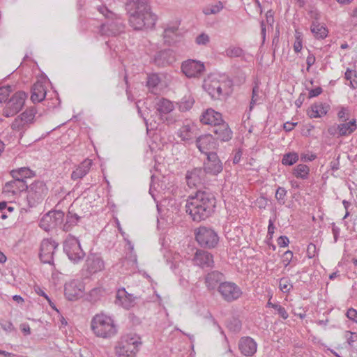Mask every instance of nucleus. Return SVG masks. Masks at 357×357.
<instances>
[{"label": "nucleus", "mask_w": 357, "mask_h": 357, "mask_svg": "<svg viewBox=\"0 0 357 357\" xmlns=\"http://www.w3.org/2000/svg\"><path fill=\"white\" fill-rule=\"evenodd\" d=\"M222 163L216 153H211L207 155V159L204 163V172L211 175H218L222 171Z\"/></svg>", "instance_id": "nucleus-18"}, {"label": "nucleus", "mask_w": 357, "mask_h": 357, "mask_svg": "<svg viewBox=\"0 0 357 357\" xmlns=\"http://www.w3.org/2000/svg\"><path fill=\"white\" fill-rule=\"evenodd\" d=\"M349 109L344 107H342L337 113L339 120L342 122H346L349 119Z\"/></svg>", "instance_id": "nucleus-51"}, {"label": "nucleus", "mask_w": 357, "mask_h": 357, "mask_svg": "<svg viewBox=\"0 0 357 357\" xmlns=\"http://www.w3.org/2000/svg\"><path fill=\"white\" fill-rule=\"evenodd\" d=\"M317 15H316L314 20L311 24L310 31L317 39H324L327 37L328 31L324 24H321L318 22Z\"/></svg>", "instance_id": "nucleus-28"}, {"label": "nucleus", "mask_w": 357, "mask_h": 357, "mask_svg": "<svg viewBox=\"0 0 357 357\" xmlns=\"http://www.w3.org/2000/svg\"><path fill=\"white\" fill-rule=\"evenodd\" d=\"M13 91V88L10 85L0 87V103H6L10 94Z\"/></svg>", "instance_id": "nucleus-46"}, {"label": "nucleus", "mask_w": 357, "mask_h": 357, "mask_svg": "<svg viewBox=\"0 0 357 357\" xmlns=\"http://www.w3.org/2000/svg\"><path fill=\"white\" fill-rule=\"evenodd\" d=\"M357 128L356 120L353 119L348 123L338 124V136H347L351 135Z\"/></svg>", "instance_id": "nucleus-34"}, {"label": "nucleus", "mask_w": 357, "mask_h": 357, "mask_svg": "<svg viewBox=\"0 0 357 357\" xmlns=\"http://www.w3.org/2000/svg\"><path fill=\"white\" fill-rule=\"evenodd\" d=\"M226 85L225 82H220L213 77H208L204 79L203 87L212 98L219 99L223 94V91H225Z\"/></svg>", "instance_id": "nucleus-13"}, {"label": "nucleus", "mask_w": 357, "mask_h": 357, "mask_svg": "<svg viewBox=\"0 0 357 357\" xmlns=\"http://www.w3.org/2000/svg\"><path fill=\"white\" fill-rule=\"evenodd\" d=\"M129 245V249L130 250V254L126 257V258L124 259L123 262V266H128L130 267L131 271L135 272L137 268V255L133 252L134 247L130 243V242L128 243Z\"/></svg>", "instance_id": "nucleus-35"}, {"label": "nucleus", "mask_w": 357, "mask_h": 357, "mask_svg": "<svg viewBox=\"0 0 357 357\" xmlns=\"http://www.w3.org/2000/svg\"><path fill=\"white\" fill-rule=\"evenodd\" d=\"M315 61H316V59H315L314 55L312 54H309V55L307 56V59H306V63H307L306 70L307 72L310 71L311 66L315 63Z\"/></svg>", "instance_id": "nucleus-60"}, {"label": "nucleus", "mask_w": 357, "mask_h": 357, "mask_svg": "<svg viewBox=\"0 0 357 357\" xmlns=\"http://www.w3.org/2000/svg\"><path fill=\"white\" fill-rule=\"evenodd\" d=\"M129 13V22L135 30L144 28H153L156 22L157 16L151 10L147 0H133L126 5Z\"/></svg>", "instance_id": "nucleus-2"}, {"label": "nucleus", "mask_w": 357, "mask_h": 357, "mask_svg": "<svg viewBox=\"0 0 357 357\" xmlns=\"http://www.w3.org/2000/svg\"><path fill=\"white\" fill-rule=\"evenodd\" d=\"M344 78L350 81L351 88L356 89L357 87V72L356 70L347 68L344 73Z\"/></svg>", "instance_id": "nucleus-44"}, {"label": "nucleus", "mask_w": 357, "mask_h": 357, "mask_svg": "<svg viewBox=\"0 0 357 357\" xmlns=\"http://www.w3.org/2000/svg\"><path fill=\"white\" fill-rule=\"evenodd\" d=\"M46 96V91L40 82H36L31 88V100L33 102H40L43 100Z\"/></svg>", "instance_id": "nucleus-31"}, {"label": "nucleus", "mask_w": 357, "mask_h": 357, "mask_svg": "<svg viewBox=\"0 0 357 357\" xmlns=\"http://www.w3.org/2000/svg\"><path fill=\"white\" fill-rule=\"evenodd\" d=\"M1 328L6 332H11L15 330L13 324L8 321H3L0 323Z\"/></svg>", "instance_id": "nucleus-58"}, {"label": "nucleus", "mask_w": 357, "mask_h": 357, "mask_svg": "<svg viewBox=\"0 0 357 357\" xmlns=\"http://www.w3.org/2000/svg\"><path fill=\"white\" fill-rule=\"evenodd\" d=\"M294 50L296 53L300 52L302 50V39L301 38L299 33H296V40L294 44Z\"/></svg>", "instance_id": "nucleus-56"}, {"label": "nucleus", "mask_w": 357, "mask_h": 357, "mask_svg": "<svg viewBox=\"0 0 357 357\" xmlns=\"http://www.w3.org/2000/svg\"><path fill=\"white\" fill-rule=\"evenodd\" d=\"M194 263L202 268L213 267L214 261L213 255L207 251L198 250L193 258Z\"/></svg>", "instance_id": "nucleus-21"}, {"label": "nucleus", "mask_w": 357, "mask_h": 357, "mask_svg": "<svg viewBox=\"0 0 357 357\" xmlns=\"http://www.w3.org/2000/svg\"><path fill=\"white\" fill-rule=\"evenodd\" d=\"M26 190V202L29 207H34L41 203L47 195L48 189L46 184L42 181H36L27 188Z\"/></svg>", "instance_id": "nucleus-6"}, {"label": "nucleus", "mask_w": 357, "mask_h": 357, "mask_svg": "<svg viewBox=\"0 0 357 357\" xmlns=\"http://www.w3.org/2000/svg\"><path fill=\"white\" fill-rule=\"evenodd\" d=\"M227 55L229 57H240L243 55V51L240 47L229 48L226 51Z\"/></svg>", "instance_id": "nucleus-52"}, {"label": "nucleus", "mask_w": 357, "mask_h": 357, "mask_svg": "<svg viewBox=\"0 0 357 357\" xmlns=\"http://www.w3.org/2000/svg\"><path fill=\"white\" fill-rule=\"evenodd\" d=\"M65 296L69 301H74L77 299L82 295L81 289L77 287L76 282H71L66 284L65 288Z\"/></svg>", "instance_id": "nucleus-29"}, {"label": "nucleus", "mask_w": 357, "mask_h": 357, "mask_svg": "<svg viewBox=\"0 0 357 357\" xmlns=\"http://www.w3.org/2000/svg\"><path fill=\"white\" fill-rule=\"evenodd\" d=\"M141 344L139 337L134 335L123 336L115 347L116 354L119 357H134Z\"/></svg>", "instance_id": "nucleus-5"}, {"label": "nucleus", "mask_w": 357, "mask_h": 357, "mask_svg": "<svg viewBox=\"0 0 357 357\" xmlns=\"http://www.w3.org/2000/svg\"><path fill=\"white\" fill-rule=\"evenodd\" d=\"M26 97V94L22 91L13 94L6 103L3 115L6 117H10L18 113L22 109Z\"/></svg>", "instance_id": "nucleus-8"}, {"label": "nucleus", "mask_w": 357, "mask_h": 357, "mask_svg": "<svg viewBox=\"0 0 357 357\" xmlns=\"http://www.w3.org/2000/svg\"><path fill=\"white\" fill-rule=\"evenodd\" d=\"M298 160V155L295 152H289L283 155L282 164L284 165L291 166Z\"/></svg>", "instance_id": "nucleus-42"}, {"label": "nucleus", "mask_w": 357, "mask_h": 357, "mask_svg": "<svg viewBox=\"0 0 357 357\" xmlns=\"http://www.w3.org/2000/svg\"><path fill=\"white\" fill-rule=\"evenodd\" d=\"M227 326L229 331L234 333H238L241 329V322L236 317H231L227 320Z\"/></svg>", "instance_id": "nucleus-45"}, {"label": "nucleus", "mask_w": 357, "mask_h": 357, "mask_svg": "<svg viewBox=\"0 0 357 357\" xmlns=\"http://www.w3.org/2000/svg\"><path fill=\"white\" fill-rule=\"evenodd\" d=\"M287 190L282 187H278L275 192V198L280 204H284Z\"/></svg>", "instance_id": "nucleus-49"}, {"label": "nucleus", "mask_w": 357, "mask_h": 357, "mask_svg": "<svg viewBox=\"0 0 357 357\" xmlns=\"http://www.w3.org/2000/svg\"><path fill=\"white\" fill-rule=\"evenodd\" d=\"M316 245L313 243H310L307 248V254L309 258H312L315 256Z\"/></svg>", "instance_id": "nucleus-61"}, {"label": "nucleus", "mask_w": 357, "mask_h": 357, "mask_svg": "<svg viewBox=\"0 0 357 357\" xmlns=\"http://www.w3.org/2000/svg\"><path fill=\"white\" fill-rule=\"evenodd\" d=\"M175 61V54L170 49L157 52L153 59L154 63L158 67H165L172 65Z\"/></svg>", "instance_id": "nucleus-19"}, {"label": "nucleus", "mask_w": 357, "mask_h": 357, "mask_svg": "<svg viewBox=\"0 0 357 357\" xmlns=\"http://www.w3.org/2000/svg\"><path fill=\"white\" fill-rule=\"evenodd\" d=\"M26 188H27L26 182L24 181H20L17 178H13V181H8L5 184V189L13 194L22 192L26 190Z\"/></svg>", "instance_id": "nucleus-30"}, {"label": "nucleus", "mask_w": 357, "mask_h": 357, "mask_svg": "<svg viewBox=\"0 0 357 357\" xmlns=\"http://www.w3.org/2000/svg\"><path fill=\"white\" fill-rule=\"evenodd\" d=\"M195 238L198 243L206 248H215L219 241L217 233L212 229L200 227L195 233Z\"/></svg>", "instance_id": "nucleus-9"}, {"label": "nucleus", "mask_w": 357, "mask_h": 357, "mask_svg": "<svg viewBox=\"0 0 357 357\" xmlns=\"http://www.w3.org/2000/svg\"><path fill=\"white\" fill-rule=\"evenodd\" d=\"M293 258V252L290 250L286 251L282 255V262L285 267H287L291 262Z\"/></svg>", "instance_id": "nucleus-54"}, {"label": "nucleus", "mask_w": 357, "mask_h": 357, "mask_svg": "<svg viewBox=\"0 0 357 357\" xmlns=\"http://www.w3.org/2000/svg\"><path fill=\"white\" fill-rule=\"evenodd\" d=\"M64 213L61 211H51L45 214L40 220V227L45 231L62 224L64 219Z\"/></svg>", "instance_id": "nucleus-10"}, {"label": "nucleus", "mask_w": 357, "mask_h": 357, "mask_svg": "<svg viewBox=\"0 0 357 357\" xmlns=\"http://www.w3.org/2000/svg\"><path fill=\"white\" fill-rule=\"evenodd\" d=\"M63 251L68 259L74 263L82 260L85 255L79 241L71 234H68L63 242Z\"/></svg>", "instance_id": "nucleus-7"}, {"label": "nucleus", "mask_w": 357, "mask_h": 357, "mask_svg": "<svg viewBox=\"0 0 357 357\" xmlns=\"http://www.w3.org/2000/svg\"><path fill=\"white\" fill-rule=\"evenodd\" d=\"M278 245L281 247H287L289 243V240L286 236H280L277 240Z\"/></svg>", "instance_id": "nucleus-59"}, {"label": "nucleus", "mask_w": 357, "mask_h": 357, "mask_svg": "<svg viewBox=\"0 0 357 357\" xmlns=\"http://www.w3.org/2000/svg\"><path fill=\"white\" fill-rule=\"evenodd\" d=\"M80 218H81L76 213H73L70 211H68L66 215V222L63 225V230L65 231L71 230L72 228L77 224Z\"/></svg>", "instance_id": "nucleus-38"}, {"label": "nucleus", "mask_w": 357, "mask_h": 357, "mask_svg": "<svg viewBox=\"0 0 357 357\" xmlns=\"http://www.w3.org/2000/svg\"><path fill=\"white\" fill-rule=\"evenodd\" d=\"M218 290L222 298L227 302L236 301L242 295L240 287L231 282H221Z\"/></svg>", "instance_id": "nucleus-11"}, {"label": "nucleus", "mask_w": 357, "mask_h": 357, "mask_svg": "<svg viewBox=\"0 0 357 357\" xmlns=\"http://www.w3.org/2000/svg\"><path fill=\"white\" fill-rule=\"evenodd\" d=\"M91 328L96 336L102 338H110L117 333L114 320L105 314H96L91 321Z\"/></svg>", "instance_id": "nucleus-4"}, {"label": "nucleus", "mask_w": 357, "mask_h": 357, "mask_svg": "<svg viewBox=\"0 0 357 357\" xmlns=\"http://www.w3.org/2000/svg\"><path fill=\"white\" fill-rule=\"evenodd\" d=\"M196 146L202 153L208 155L211 153H215L218 144L213 137L210 135H204L197 138Z\"/></svg>", "instance_id": "nucleus-15"}, {"label": "nucleus", "mask_w": 357, "mask_h": 357, "mask_svg": "<svg viewBox=\"0 0 357 357\" xmlns=\"http://www.w3.org/2000/svg\"><path fill=\"white\" fill-rule=\"evenodd\" d=\"M279 288L283 293H288L293 288V285L289 278H282L280 280Z\"/></svg>", "instance_id": "nucleus-47"}, {"label": "nucleus", "mask_w": 357, "mask_h": 357, "mask_svg": "<svg viewBox=\"0 0 357 357\" xmlns=\"http://www.w3.org/2000/svg\"><path fill=\"white\" fill-rule=\"evenodd\" d=\"M274 309L277 310L278 314L284 319H287L289 317L287 312L285 308L279 304L274 306Z\"/></svg>", "instance_id": "nucleus-55"}, {"label": "nucleus", "mask_w": 357, "mask_h": 357, "mask_svg": "<svg viewBox=\"0 0 357 357\" xmlns=\"http://www.w3.org/2000/svg\"><path fill=\"white\" fill-rule=\"evenodd\" d=\"M86 270L90 273L93 274L101 271L105 268V264L102 258L96 254H90L88 255L85 262Z\"/></svg>", "instance_id": "nucleus-20"}, {"label": "nucleus", "mask_w": 357, "mask_h": 357, "mask_svg": "<svg viewBox=\"0 0 357 357\" xmlns=\"http://www.w3.org/2000/svg\"><path fill=\"white\" fill-rule=\"evenodd\" d=\"M178 136L182 141L188 142V144L192 143L193 139L192 127L188 124L183 125L178 131Z\"/></svg>", "instance_id": "nucleus-37"}, {"label": "nucleus", "mask_w": 357, "mask_h": 357, "mask_svg": "<svg viewBox=\"0 0 357 357\" xmlns=\"http://www.w3.org/2000/svg\"><path fill=\"white\" fill-rule=\"evenodd\" d=\"M156 109L160 115V120L163 121L162 114L170 113L174 109V105L169 100L161 98L156 104Z\"/></svg>", "instance_id": "nucleus-33"}, {"label": "nucleus", "mask_w": 357, "mask_h": 357, "mask_svg": "<svg viewBox=\"0 0 357 357\" xmlns=\"http://www.w3.org/2000/svg\"><path fill=\"white\" fill-rule=\"evenodd\" d=\"M205 67L202 62L193 59H188L181 64V70L189 78L198 77L204 71Z\"/></svg>", "instance_id": "nucleus-14"}, {"label": "nucleus", "mask_w": 357, "mask_h": 357, "mask_svg": "<svg viewBox=\"0 0 357 357\" xmlns=\"http://www.w3.org/2000/svg\"><path fill=\"white\" fill-rule=\"evenodd\" d=\"M347 318L355 323H357V310L354 308H349L346 314Z\"/></svg>", "instance_id": "nucleus-57"}, {"label": "nucleus", "mask_w": 357, "mask_h": 357, "mask_svg": "<svg viewBox=\"0 0 357 357\" xmlns=\"http://www.w3.org/2000/svg\"><path fill=\"white\" fill-rule=\"evenodd\" d=\"M350 337L347 338V342L350 346H353L354 342L357 341V333L349 332Z\"/></svg>", "instance_id": "nucleus-64"}, {"label": "nucleus", "mask_w": 357, "mask_h": 357, "mask_svg": "<svg viewBox=\"0 0 357 357\" xmlns=\"http://www.w3.org/2000/svg\"><path fill=\"white\" fill-rule=\"evenodd\" d=\"M136 297L132 294H128L124 288L117 291L116 294L115 303L122 306L125 309H130L135 303Z\"/></svg>", "instance_id": "nucleus-22"}, {"label": "nucleus", "mask_w": 357, "mask_h": 357, "mask_svg": "<svg viewBox=\"0 0 357 357\" xmlns=\"http://www.w3.org/2000/svg\"><path fill=\"white\" fill-rule=\"evenodd\" d=\"M259 87L257 84L252 89V98L250 103V111H251L258 100Z\"/></svg>", "instance_id": "nucleus-50"}, {"label": "nucleus", "mask_w": 357, "mask_h": 357, "mask_svg": "<svg viewBox=\"0 0 357 357\" xmlns=\"http://www.w3.org/2000/svg\"><path fill=\"white\" fill-rule=\"evenodd\" d=\"M212 132L216 135L218 139L223 142H228L232 137V131L224 120L220 122L219 124L214 126Z\"/></svg>", "instance_id": "nucleus-23"}, {"label": "nucleus", "mask_w": 357, "mask_h": 357, "mask_svg": "<svg viewBox=\"0 0 357 357\" xmlns=\"http://www.w3.org/2000/svg\"><path fill=\"white\" fill-rule=\"evenodd\" d=\"M92 165V160L89 159L84 160L80 163L71 174V178L74 181L82 178L89 172Z\"/></svg>", "instance_id": "nucleus-26"}, {"label": "nucleus", "mask_w": 357, "mask_h": 357, "mask_svg": "<svg viewBox=\"0 0 357 357\" xmlns=\"http://www.w3.org/2000/svg\"><path fill=\"white\" fill-rule=\"evenodd\" d=\"M161 79L157 73L149 74L147 76L146 86L151 90V92L153 91V89H155L159 83L160 82Z\"/></svg>", "instance_id": "nucleus-41"}, {"label": "nucleus", "mask_w": 357, "mask_h": 357, "mask_svg": "<svg viewBox=\"0 0 357 357\" xmlns=\"http://www.w3.org/2000/svg\"><path fill=\"white\" fill-rule=\"evenodd\" d=\"M310 173V168L308 166L304 164H299L294 169V175L301 179H306L308 177Z\"/></svg>", "instance_id": "nucleus-40"}, {"label": "nucleus", "mask_w": 357, "mask_h": 357, "mask_svg": "<svg viewBox=\"0 0 357 357\" xmlns=\"http://www.w3.org/2000/svg\"><path fill=\"white\" fill-rule=\"evenodd\" d=\"M224 275L218 271L208 273L205 277V284L208 290H214L217 285L222 282Z\"/></svg>", "instance_id": "nucleus-27"}, {"label": "nucleus", "mask_w": 357, "mask_h": 357, "mask_svg": "<svg viewBox=\"0 0 357 357\" xmlns=\"http://www.w3.org/2000/svg\"><path fill=\"white\" fill-rule=\"evenodd\" d=\"M163 37L165 42L169 45L174 44L176 43L179 38L178 26H173L167 27L164 30Z\"/></svg>", "instance_id": "nucleus-32"}, {"label": "nucleus", "mask_w": 357, "mask_h": 357, "mask_svg": "<svg viewBox=\"0 0 357 357\" xmlns=\"http://www.w3.org/2000/svg\"><path fill=\"white\" fill-rule=\"evenodd\" d=\"M97 10L109 20L107 23L100 26V33L102 36H115L123 32L125 25L120 16L112 13L103 6H98Z\"/></svg>", "instance_id": "nucleus-3"}, {"label": "nucleus", "mask_w": 357, "mask_h": 357, "mask_svg": "<svg viewBox=\"0 0 357 357\" xmlns=\"http://www.w3.org/2000/svg\"><path fill=\"white\" fill-rule=\"evenodd\" d=\"M58 244L52 240L44 239L40 245V259L45 264L53 262V255Z\"/></svg>", "instance_id": "nucleus-17"}, {"label": "nucleus", "mask_w": 357, "mask_h": 357, "mask_svg": "<svg viewBox=\"0 0 357 357\" xmlns=\"http://www.w3.org/2000/svg\"><path fill=\"white\" fill-rule=\"evenodd\" d=\"M322 91H323L322 89L319 86H318L315 89H311L309 91V98H311L313 97L318 96L319 95H320L322 93Z\"/></svg>", "instance_id": "nucleus-62"}, {"label": "nucleus", "mask_w": 357, "mask_h": 357, "mask_svg": "<svg viewBox=\"0 0 357 357\" xmlns=\"http://www.w3.org/2000/svg\"><path fill=\"white\" fill-rule=\"evenodd\" d=\"M36 113V110L34 107L25 110L12 123V129L17 131L26 130L29 125L33 123Z\"/></svg>", "instance_id": "nucleus-12"}, {"label": "nucleus", "mask_w": 357, "mask_h": 357, "mask_svg": "<svg viewBox=\"0 0 357 357\" xmlns=\"http://www.w3.org/2000/svg\"><path fill=\"white\" fill-rule=\"evenodd\" d=\"M223 8L222 3L219 1L214 5H211L204 10L205 15L216 14L219 13Z\"/></svg>", "instance_id": "nucleus-48"}, {"label": "nucleus", "mask_w": 357, "mask_h": 357, "mask_svg": "<svg viewBox=\"0 0 357 357\" xmlns=\"http://www.w3.org/2000/svg\"><path fill=\"white\" fill-rule=\"evenodd\" d=\"M222 114L213 109H206L201 116L200 121L202 123L211 125L213 127L222 121Z\"/></svg>", "instance_id": "nucleus-25"}, {"label": "nucleus", "mask_w": 357, "mask_h": 357, "mask_svg": "<svg viewBox=\"0 0 357 357\" xmlns=\"http://www.w3.org/2000/svg\"><path fill=\"white\" fill-rule=\"evenodd\" d=\"M13 178H17L20 181H24V178H31L35 176V173L28 167H21L13 169L10 172Z\"/></svg>", "instance_id": "nucleus-36"}, {"label": "nucleus", "mask_w": 357, "mask_h": 357, "mask_svg": "<svg viewBox=\"0 0 357 357\" xmlns=\"http://www.w3.org/2000/svg\"><path fill=\"white\" fill-rule=\"evenodd\" d=\"M297 125V123H291L289 121L286 122L283 125L284 130L287 132L291 131L294 127Z\"/></svg>", "instance_id": "nucleus-63"}, {"label": "nucleus", "mask_w": 357, "mask_h": 357, "mask_svg": "<svg viewBox=\"0 0 357 357\" xmlns=\"http://www.w3.org/2000/svg\"><path fill=\"white\" fill-rule=\"evenodd\" d=\"M206 172L201 167H195L188 170L185 174V180L189 188H197L202 185L205 180Z\"/></svg>", "instance_id": "nucleus-16"}, {"label": "nucleus", "mask_w": 357, "mask_h": 357, "mask_svg": "<svg viewBox=\"0 0 357 357\" xmlns=\"http://www.w3.org/2000/svg\"><path fill=\"white\" fill-rule=\"evenodd\" d=\"M238 348L244 356H252L257 351V344L252 338L244 337L240 340Z\"/></svg>", "instance_id": "nucleus-24"}, {"label": "nucleus", "mask_w": 357, "mask_h": 357, "mask_svg": "<svg viewBox=\"0 0 357 357\" xmlns=\"http://www.w3.org/2000/svg\"><path fill=\"white\" fill-rule=\"evenodd\" d=\"M327 113L326 107L322 104H314L307 112V114L310 118H319Z\"/></svg>", "instance_id": "nucleus-39"}, {"label": "nucleus", "mask_w": 357, "mask_h": 357, "mask_svg": "<svg viewBox=\"0 0 357 357\" xmlns=\"http://www.w3.org/2000/svg\"><path fill=\"white\" fill-rule=\"evenodd\" d=\"M195 42L197 45H206L209 42V36L207 34L202 33L197 36Z\"/></svg>", "instance_id": "nucleus-53"}, {"label": "nucleus", "mask_w": 357, "mask_h": 357, "mask_svg": "<svg viewBox=\"0 0 357 357\" xmlns=\"http://www.w3.org/2000/svg\"><path fill=\"white\" fill-rule=\"evenodd\" d=\"M195 103V100L190 96H185L178 104L179 109L181 112H186L192 108Z\"/></svg>", "instance_id": "nucleus-43"}, {"label": "nucleus", "mask_w": 357, "mask_h": 357, "mask_svg": "<svg viewBox=\"0 0 357 357\" xmlns=\"http://www.w3.org/2000/svg\"><path fill=\"white\" fill-rule=\"evenodd\" d=\"M215 207V195L209 191L201 190L189 196L185 204L186 212L195 222H201L211 217Z\"/></svg>", "instance_id": "nucleus-1"}]
</instances>
